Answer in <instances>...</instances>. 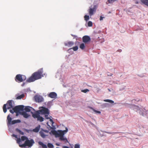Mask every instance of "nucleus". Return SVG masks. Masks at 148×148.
<instances>
[{"label": "nucleus", "instance_id": "2f4dec72", "mask_svg": "<svg viewBox=\"0 0 148 148\" xmlns=\"http://www.w3.org/2000/svg\"><path fill=\"white\" fill-rule=\"evenodd\" d=\"M21 139L20 138H17L16 140L17 143L18 144H20V142H21Z\"/></svg>", "mask_w": 148, "mask_h": 148}, {"label": "nucleus", "instance_id": "a19ab883", "mask_svg": "<svg viewBox=\"0 0 148 148\" xmlns=\"http://www.w3.org/2000/svg\"><path fill=\"white\" fill-rule=\"evenodd\" d=\"M12 136L16 138H17V136L16 135L14 134H12Z\"/></svg>", "mask_w": 148, "mask_h": 148}, {"label": "nucleus", "instance_id": "72a5a7b5", "mask_svg": "<svg viewBox=\"0 0 148 148\" xmlns=\"http://www.w3.org/2000/svg\"><path fill=\"white\" fill-rule=\"evenodd\" d=\"M89 91V90L88 89H84V90H82V92H84V93H86L88 91Z\"/></svg>", "mask_w": 148, "mask_h": 148}, {"label": "nucleus", "instance_id": "de8ad7c7", "mask_svg": "<svg viewBox=\"0 0 148 148\" xmlns=\"http://www.w3.org/2000/svg\"><path fill=\"white\" fill-rule=\"evenodd\" d=\"M112 75V74H111V75H110V76H111Z\"/></svg>", "mask_w": 148, "mask_h": 148}, {"label": "nucleus", "instance_id": "f3484780", "mask_svg": "<svg viewBox=\"0 0 148 148\" xmlns=\"http://www.w3.org/2000/svg\"><path fill=\"white\" fill-rule=\"evenodd\" d=\"M39 145H41L42 148H47V147L46 145L44 144L41 141H39L38 142Z\"/></svg>", "mask_w": 148, "mask_h": 148}, {"label": "nucleus", "instance_id": "9d476101", "mask_svg": "<svg viewBox=\"0 0 148 148\" xmlns=\"http://www.w3.org/2000/svg\"><path fill=\"white\" fill-rule=\"evenodd\" d=\"M34 99L36 102H41L43 101V97L40 95H36L34 96Z\"/></svg>", "mask_w": 148, "mask_h": 148}, {"label": "nucleus", "instance_id": "aec40b11", "mask_svg": "<svg viewBox=\"0 0 148 148\" xmlns=\"http://www.w3.org/2000/svg\"><path fill=\"white\" fill-rule=\"evenodd\" d=\"M30 108L33 109V108L30 107L26 106L24 110L27 112H30L31 111Z\"/></svg>", "mask_w": 148, "mask_h": 148}, {"label": "nucleus", "instance_id": "f704fd0d", "mask_svg": "<svg viewBox=\"0 0 148 148\" xmlns=\"http://www.w3.org/2000/svg\"><path fill=\"white\" fill-rule=\"evenodd\" d=\"M49 119V121L51 123V125L52 126L53 124L54 123V122H53V120L51 119L50 118Z\"/></svg>", "mask_w": 148, "mask_h": 148}, {"label": "nucleus", "instance_id": "58836bf2", "mask_svg": "<svg viewBox=\"0 0 148 148\" xmlns=\"http://www.w3.org/2000/svg\"><path fill=\"white\" fill-rule=\"evenodd\" d=\"M15 121H16V123H20L21 122V120H19V119H18V120H15Z\"/></svg>", "mask_w": 148, "mask_h": 148}, {"label": "nucleus", "instance_id": "ddd939ff", "mask_svg": "<svg viewBox=\"0 0 148 148\" xmlns=\"http://www.w3.org/2000/svg\"><path fill=\"white\" fill-rule=\"evenodd\" d=\"M64 44L65 46L69 47H71L74 45V42L72 41L65 42Z\"/></svg>", "mask_w": 148, "mask_h": 148}, {"label": "nucleus", "instance_id": "393cba45", "mask_svg": "<svg viewBox=\"0 0 148 148\" xmlns=\"http://www.w3.org/2000/svg\"><path fill=\"white\" fill-rule=\"evenodd\" d=\"M80 48L82 49H84L85 48V46L84 43L81 44L79 46Z\"/></svg>", "mask_w": 148, "mask_h": 148}, {"label": "nucleus", "instance_id": "a211bd4d", "mask_svg": "<svg viewBox=\"0 0 148 148\" xmlns=\"http://www.w3.org/2000/svg\"><path fill=\"white\" fill-rule=\"evenodd\" d=\"M12 120V118L10 117V115H8L7 117V120L8 121V123L9 124H10L11 123V121Z\"/></svg>", "mask_w": 148, "mask_h": 148}, {"label": "nucleus", "instance_id": "c756f323", "mask_svg": "<svg viewBox=\"0 0 148 148\" xmlns=\"http://www.w3.org/2000/svg\"><path fill=\"white\" fill-rule=\"evenodd\" d=\"M88 25L89 27H91L92 25V23L91 21H89L88 23Z\"/></svg>", "mask_w": 148, "mask_h": 148}, {"label": "nucleus", "instance_id": "4c0bfd02", "mask_svg": "<svg viewBox=\"0 0 148 148\" xmlns=\"http://www.w3.org/2000/svg\"><path fill=\"white\" fill-rule=\"evenodd\" d=\"M15 123H16V122L15 120H14L11 121V124H14Z\"/></svg>", "mask_w": 148, "mask_h": 148}, {"label": "nucleus", "instance_id": "dca6fc26", "mask_svg": "<svg viewBox=\"0 0 148 148\" xmlns=\"http://www.w3.org/2000/svg\"><path fill=\"white\" fill-rule=\"evenodd\" d=\"M16 99H20L23 98L24 97V94H22L21 95H19L18 94H16L15 95Z\"/></svg>", "mask_w": 148, "mask_h": 148}, {"label": "nucleus", "instance_id": "4468645a", "mask_svg": "<svg viewBox=\"0 0 148 148\" xmlns=\"http://www.w3.org/2000/svg\"><path fill=\"white\" fill-rule=\"evenodd\" d=\"M44 132L47 133L48 131L46 130H42L40 131L39 132L40 136L43 138H45L46 136V135L44 133Z\"/></svg>", "mask_w": 148, "mask_h": 148}, {"label": "nucleus", "instance_id": "c9c22d12", "mask_svg": "<svg viewBox=\"0 0 148 148\" xmlns=\"http://www.w3.org/2000/svg\"><path fill=\"white\" fill-rule=\"evenodd\" d=\"M45 118L46 119H49V117L48 116V114H45Z\"/></svg>", "mask_w": 148, "mask_h": 148}, {"label": "nucleus", "instance_id": "79ce46f5", "mask_svg": "<svg viewBox=\"0 0 148 148\" xmlns=\"http://www.w3.org/2000/svg\"><path fill=\"white\" fill-rule=\"evenodd\" d=\"M104 18V17H103L102 16H101L100 17V19H99L100 20V21L102 20H103V18Z\"/></svg>", "mask_w": 148, "mask_h": 148}, {"label": "nucleus", "instance_id": "37998d69", "mask_svg": "<svg viewBox=\"0 0 148 148\" xmlns=\"http://www.w3.org/2000/svg\"><path fill=\"white\" fill-rule=\"evenodd\" d=\"M63 148H69L68 147L66 146H63L62 147Z\"/></svg>", "mask_w": 148, "mask_h": 148}, {"label": "nucleus", "instance_id": "4be33fe9", "mask_svg": "<svg viewBox=\"0 0 148 148\" xmlns=\"http://www.w3.org/2000/svg\"><path fill=\"white\" fill-rule=\"evenodd\" d=\"M28 138L26 136H22L21 137V139L22 141H24L25 140H27Z\"/></svg>", "mask_w": 148, "mask_h": 148}, {"label": "nucleus", "instance_id": "7ed1b4c3", "mask_svg": "<svg viewBox=\"0 0 148 148\" xmlns=\"http://www.w3.org/2000/svg\"><path fill=\"white\" fill-rule=\"evenodd\" d=\"M68 131V129L66 127V130H58L57 131H54L53 132V134L56 137H60L64 136L65 134Z\"/></svg>", "mask_w": 148, "mask_h": 148}, {"label": "nucleus", "instance_id": "f03ea898", "mask_svg": "<svg viewBox=\"0 0 148 148\" xmlns=\"http://www.w3.org/2000/svg\"><path fill=\"white\" fill-rule=\"evenodd\" d=\"M13 101L11 100L8 101L6 104H4L3 107V111L4 113L7 112V108L8 109L12 108L13 107Z\"/></svg>", "mask_w": 148, "mask_h": 148}, {"label": "nucleus", "instance_id": "2eb2a0df", "mask_svg": "<svg viewBox=\"0 0 148 148\" xmlns=\"http://www.w3.org/2000/svg\"><path fill=\"white\" fill-rule=\"evenodd\" d=\"M20 114L23 115V117L25 118H27L29 116V115L25 112L23 111L20 112Z\"/></svg>", "mask_w": 148, "mask_h": 148}, {"label": "nucleus", "instance_id": "f257e3e1", "mask_svg": "<svg viewBox=\"0 0 148 148\" xmlns=\"http://www.w3.org/2000/svg\"><path fill=\"white\" fill-rule=\"evenodd\" d=\"M42 74L43 71H38L37 72H35L27 80L26 82L29 83L39 79L43 77Z\"/></svg>", "mask_w": 148, "mask_h": 148}, {"label": "nucleus", "instance_id": "473e14b6", "mask_svg": "<svg viewBox=\"0 0 148 148\" xmlns=\"http://www.w3.org/2000/svg\"><path fill=\"white\" fill-rule=\"evenodd\" d=\"M80 145L79 144H76L75 145L74 148H79Z\"/></svg>", "mask_w": 148, "mask_h": 148}, {"label": "nucleus", "instance_id": "5701e85b", "mask_svg": "<svg viewBox=\"0 0 148 148\" xmlns=\"http://www.w3.org/2000/svg\"><path fill=\"white\" fill-rule=\"evenodd\" d=\"M16 131L17 132H18L21 135H23L24 134L23 132H22L21 130H20L18 129V128H16Z\"/></svg>", "mask_w": 148, "mask_h": 148}, {"label": "nucleus", "instance_id": "a878e982", "mask_svg": "<svg viewBox=\"0 0 148 148\" xmlns=\"http://www.w3.org/2000/svg\"><path fill=\"white\" fill-rule=\"evenodd\" d=\"M47 146L49 148H53L54 147L53 145L51 143H48Z\"/></svg>", "mask_w": 148, "mask_h": 148}, {"label": "nucleus", "instance_id": "1a4fd4ad", "mask_svg": "<svg viewBox=\"0 0 148 148\" xmlns=\"http://www.w3.org/2000/svg\"><path fill=\"white\" fill-rule=\"evenodd\" d=\"M97 7V5H95L94 6L93 8H90L88 10L89 14L90 16H92L95 13Z\"/></svg>", "mask_w": 148, "mask_h": 148}, {"label": "nucleus", "instance_id": "ea45409f", "mask_svg": "<svg viewBox=\"0 0 148 148\" xmlns=\"http://www.w3.org/2000/svg\"><path fill=\"white\" fill-rule=\"evenodd\" d=\"M10 112L12 114H13L14 112V111L13 110V109L12 110H10Z\"/></svg>", "mask_w": 148, "mask_h": 148}, {"label": "nucleus", "instance_id": "6ab92c4d", "mask_svg": "<svg viewBox=\"0 0 148 148\" xmlns=\"http://www.w3.org/2000/svg\"><path fill=\"white\" fill-rule=\"evenodd\" d=\"M40 126L39 125L38 126L36 127L35 128L33 129V131L35 132H38L39 130Z\"/></svg>", "mask_w": 148, "mask_h": 148}, {"label": "nucleus", "instance_id": "a18cd8bd", "mask_svg": "<svg viewBox=\"0 0 148 148\" xmlns=\"http://www.w3.org/2000/svg\"><path fill=\"white\" fill-rule=\"evenodd\" d=\"M47 125L48 126L50 127V126L48 125V122H47Z\"/></svg>", "mask_w": 148, "mask_h": 148}, {"label": "nucleus", "instance_id": "6e6552de", "mask_svg": "<svg viewBox=\"0 0 148 148\" xmlns=\"http://www.w3.org/2000/svg\"><path fill=\"white\" fill-rule=\"evenodd\" d=\"M41 108L42 109L36 112L40 113V114H49V112L48 108L44 107H42Z\"/></svg>", "mask_w": 148, "mask_h": 148}, {"label": "nucleus", "instance_id": "09e8293b", "mask_svg": "<svg viewBox=\"0 0 148 148\" xmlns=\"http://www.w3.org/2000/svg\"><path fill=\"white\" fill-rule=\"evenodd\" d=\"M147 15H148V13L147 14Z\"/></svg>", "mask_w": 148, "mask_h": 148}, {"label": "nucleus", "instance_id": "20e7f679", "mask_svg": "<svg viewBox=\"0 0 148 148\" xmlns=\"http://www.w3.org/2000/svg\"><path fill=\"white\" fill-rule=\"evenodd\" d=\"M34 143L33 139H31L30 140L28 139L25 140L24 144L22 145H19V146L20 147H25L27 146L29 147H32L33 144Z\"/></svg>", "mask_w": 148, "mask_h": 148}, {"label": "nucleus", "instance_id": "cd10ccee", "mask_svg": "<svg viewBox=\"0 0 148 148\" xmlns=\"http://www.w3.org/2000/svg\"><path fill=\"white\" fill-rule=\"evenodd\" d=\"M84 20L86 21H87L89 19V16L87 15H86L84 16Z\"/></svg>", "mask_w": 148, "mask_h": 148}, {"label": "nucleus", "instance_id": "b1692460", "mask_svg": "<svg viewBox=\"0 0 148 148\" xmlns=\"http://www.w3.org/2000/svg\"><path fill=\"white\" fill-rule=\"evenodd\" d=\"M59 139L60 140H62V141H63V140L64 141V140H65L66 141H67V140L66 139V138H65L64 137V136H62L60 137Z\"/></svg>", "mask_w": 148, "mask_h": 148}, {"label": "nucleus", "instance_id": "7c9ffc66", "mask_svg": "<svg viewBox=\"0 0 148 148\" xmlns=\"http://www.w3.org/2000/svg\"><path fill=\"white\" fill-rule=\"evenodd\" d=\"M117 0H108V2L109 3H112Z\"/></svg>", "mask_w": 148, "mask_h": 148}, {"label": "nucleus", "instance_id": "39448f33", "mask_svg": "<svg viewBox=\"0 0 148 148\" xmlns=\"http://www.w3.org/2000/svg\"><path fill=\"white\" fill-rule=\"evenodd\" d=\"M26 79V77L24 75L18 74L16 76L15 80L18 82H21L25 81Z\"/></svg>", "mask_w": 148, "mask_h": 148}, {"label": "nucleus", "instance_id": "423d86ee", "mask_svg": "<svg viewBox=\"0 0 148 148\" xmlns=\"http://www.w3.org/2000/svg\"><path fill=\"white\" fill-rule=\"evenodd\" d=\"M24 106L23 105H20L16 106L14 108H13V110L14 111V112L16 113V116H18V113L21 112L19 111H23L24 109Z\"/></svg>", "mask_w": 148, "mask_h": 148}, {"label": "nucleus", "instance_id": "c85d7f7f", "mask_svg": "<svg viewBox=\"0 0 148 148\" xmlns=\"http://www.w3.org/2000/svg\"><path fill=\"white\" fill-rule=\"evenodd\" d=\"M104 101H105V102H108L112 103H113L114 102L112 100H110V99H106V100H104Z\"/></svg>", "mask_w": 148, "mask_h": 148}, {"label": "nucleus", "instance_id": "f8f14e48", "mask_svg": "<svg viewBox=\"0 0 148 148\" xmlns=\"http://www.w3.org/2000/svg\"><path fill=\"white\" fill-rule=\"evenodd\" d=\"M57 96V94L54 92H51L48 95L49 97L51 98H56Z\"/></svg>", "mask_w": 148, "mask_h": 148}, {"label": "nucleus", "instance_id": "bb28decb", "mask_svg": "<svg viewBox=\"0 0 148 148\" xmlns=\"http://www.w3.org/2000/svg\"><path fill=\"white\" fill-rule=\"evenodd\" d=\"M78 48V47L77 46H76L70 49H72L74 51H75L77 50Z\"/></svg>", "mask_w": 148, "mask_h": 148}, {"label": "nucleus", "instance_id": "9b49d317", "mask_svg": "<svg viewBox=\"0 0 148 148\" xmlns=\"http://www.w3.org/2000/svg\"><path fill=\"white\" fill-rule=\"evenodd\" d=\"M90 39V38L89 36H84L82 38L83 42L85 43L89 41Z\"/></svg>", "mask_w": 148, "mask_h": 148}, {"label": "nucleus", "instance_id": "412c9836", "mask_svg": "<svg viewBox=\"0 0 148 148\" xmlns=\"http://www.w3.org/2000/svg\"><path fill=\"white\" fill-rule=\"evenodd\" d=\"M141 1L143 3L148 6V0H141Z\"/></svg>", "mask_w": 148, "mask_h": 148}, {"label": "nucleus", "instance_id": "0eeeda50", "mask_svg": "<svg viewBox=\"0 0 148 148\" xmlns=\"http://www.w3.org/2000/svg\"><path fill=\"white\" fill-rule=\"evenodd\" d=\"M40 113L36 112L34 113H32V116L34 119H37L38 121L42 122L44 121V118L40 116Z\"/></svg>", "mask_w": 148, "mask_h": 148}, {"label": "nucleus", "instance_id": "49530a36", "mask_svg": "<svg viewBox=\"0 0 148 148\" xmlns=\"http://www.w3.org/2000/svg\"><path fill=\"white\" fill-rule=\"evenodd\" d=\"M107 133L109 134H112V133H111V132H107Z\"/></svg>", "mask_w": 148, "mask_h": 148}, {"label": "nucleus", "instance_id": "c03bdc74", "mask_svg": "<svg viewBox=\"0 0 148 148\" xmlns=\"http://www.w3.org/2000/svg\"><path fill=\"white\" fill-rule=\"evenodd\" d=\"M25 84V83H23V84H21V86H24Z\"/></svg>", "mask_w": 148, "mask_h": 148}, {"label": "nucleus", "instance_id": "e433bc0d", "mask_svg": "<svg viewBox=\"0 0 148 148\" xmlns=\"http://www.w3.org/2000/svg\"><path fill=\"white\" fill-rule=\"evenodd\" d=\"M93 111L95 113L98 114H100L101 112L100 111H97L95 110H93Z\"/></svg>", "mask_w": 148, "mask_h": 148}]
</instances>
